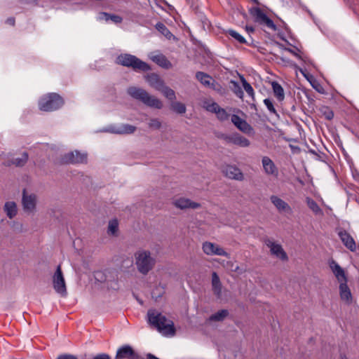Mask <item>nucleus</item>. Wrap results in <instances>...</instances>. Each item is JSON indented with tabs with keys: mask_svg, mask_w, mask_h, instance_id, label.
I'll return each instance as SVG.
<instances>
[{
	"mask_svg": "<svg viewBox=\"0 0 359 359\" xmlns=\"http://www.w3.org/2000/svg\"><path fill=\"white\" fill-rule=\"evenodd\" d=\"M137 128L134 126L126 123L122 124L119 127H113L110 129V132L118 135H130L136 131Z\"/></svg>",
	"mask_w": 359,
	"mask_h": 359,
	"instance_id": "aec40b11",
	"label": "nucleus"
},
{
	"mask_svg": "<svg viewBox=\"0 0 359 359\" xmlns=\"http://www.w3.org/2000/svg\"><path fill=\"white\" fill-rule=\"evenodd\" d=\"M342 243L351 252L356 250V245L354 238L345 229H340L337 233Z\"/></svg>",
	"mask_w": 359,
	"mask_h": 359,
	"instance_id": "ddd939ff",
	"label": "nucleus"
},
{
	"mask_svg": "<svg viewBox=\"0 0 359 359\" xmlns=\"http://www.w3.org/2000/svg\"><path fill=\"white\" fill-rule=\"evenodd\" d=\"M232 271L237 272L239 274L243 273L245 272V270L243 269H241L240 266H236L235 268L232 269Z\"/></svg>",
	"mask_w": 359,
	"mask_h": 359,
	"instance_id": "864d4df0",
	"label": "nucleus"
},
{
	"mask_svg": "<svg viewBox=\"0 0 359 359\" xmlns=\"http://www.w3.org/2000/svg\"><path fill=\"white\" fill-rule=\"evenodd\" d=\"M216 136L217 138L226 141L227 143L231 142V135H227L225 133H219L217 134Z\"/></svg>",
	"mask_w": 359,
	"mask_h": 359,
	"instance_id": "49530a36",
	"label": "nucleus"
},
{
	"mask_svg": "<svg viewBox=\"0 0 359 359\" xmlns=\"http://www.w3.org/2000/svg\"><path fill=\"white\" fill-rule=\"evenodd\" d=\"M330 267L339 282H347V277L344 270L335 261L332 260L330 262Z\"/></svg>",
	"mask_w": 359,
	"mask_h": 359,
	"instance_id": "f3484780",
	"label": "nucleus"
},
{
	"mask_svg": "<svg viewBox=\"0 0 359 359\" xmlns=\"http://www.w3.org/2000/svg\"><path fill=\"white\" fill-rule=\"evenodd\" d=\"M245 30L248 33H253L255 32V27L252 26L246 25Z\"/></svg>",
	"mask_w": 359,
	"mask_h": 359,
	"instance_id": "5fc2aeb1",
	"label": "nucleus"
},
{
	"mask_svg": "<svg viewBox=\"0 0 359 359\" xmlns=\"http://www.w3.org/2000/svg\"><path fill=\"white\" fill-rule=\"evenodd\" d=\"M227 33L229 36L233 37L234 39H236L237 41H238L240 43L242 44H248L245 39L239 33H238L236 31L233 29H229L227 31Z\"/></svg>",
	"mask_w": 359,
	"mask_h": 359,
	"instance_id": "c9c22d12",
	"label": "nucleus"
},
{
	"mask_svg": "<svg viewBox=\"0 0 359 359\" xmlns=\"http://www.w3.org/2000/svg\"><path fill=\"white\" fill-rule=\"evenodd\" d=\"M4 210L9 219H13L18 213L16 203L14 201L6 202L4 206Z\"/></svg>",
	"mask_w": 359,
	"mask_h": 359,
	"instance_id": "5701e85b",
	"label": "nucleus"
},
{
	"mask_svg": "<svg viewBox=\"0 0 359 359\" xmlns=\"http://www.w3.org/2000/svg\"><path fill=\"white\" fill-rule=\"evenodd\" d=\"M116 64L131 68L137 72H147L151 70L150 65L130 53H121L118 55L115 60Z\"/></svg>",
	"mask_w": 359,
	"mask_h": 359,
	"instance_id": "f03ea898",
	"label": "nucleus"
},
{
	"mask_svg": "<svg viewBox=\"0 0 359 359\" xmlns=\"http://www.w3.org/2000/svg\"><path fill=\"white\" fill-rule=\"evenodd\" d=\"M353 177L355 180L358 181L359 182V174L357 173L355 175H353Z\"/></svg>",
	"mask_w": 359,
	"mask_h": 359,
	"instance_id": "6e6d98bb",
	"label": "nucleus"
},
{
	"mask_svg": "<svg viewBox=\"0 0 359 359\" xmlns=\"http://www.w3.org/2000/svg\"><path fill=\"white\" fill-rule=\"evenodd\" d=\"M6 23L11 25V26H14L15 25V20L14 18L13 17H11V18H8L7 20H6Z\"/></svg>",
	"mask_w": 359,
	"mask_h": 359,
	"instance_id": "603ef678",
	"label": "nucleus"
},
{
	"mask_svg": "<svg viewBox=\"0 0 359 359\" xmlns=\"http://www.w3.org/2000/svg\"><path fill=\"white\" fill-rule=\"evenodd\" d=\"M29 155L28 153L25 151L22 154L21 157L13 158L11 160L12 164L18 166L22 167L24 166L28 161Z\"/></svg>",
	"mask_w": 359,
	"mask_h": 359,
	"instance_id": "2f4dec72",
	"label": "nucleus"
},
{
	"mask_svg": "<svg viewBox=\"0 0 359 359\" xmlns=\"http://www.w3.org/2000/svg\"><path fill=\"white\" fill-rule=\"evenodd\" d=\"M241 81L243 86L246 93L254 99L255 92L251 85L245 79L244 77H241Z\"/></svg>",
	"mask_w": 359,
	"mask_h": 359,
	"instance_id": "e433bc0d",
	"label": "nucleus"
},
{
	"mask_svg": "<svg viewBox=\"0 0 359 359\" xmlns=\"http://www.w3.org/2000/svg\"><path fill=\"white\" fill-rule=\"evenodd\" d=\"M147 81L151 86L158 88L163 86V81L156 74L152 73L147 76Z\"/></svg>",
	"mask_w": 359,
	"mask_h": 359,
	"instance_id": "7c9ffc66",
	"label": "nucleus"
},
{
	"mask_svg": "<svg viewBox=\"0 0 359 359\" xmlns=\"http://www.w3.org/2000/svg\"><path fill=\"white\" fill-rule=\"evenodd\" d=\"M264 170L268 175H278V169L273 161L268 156H264L262 160Z\"/></svg>",
	"mask_w": 359,
	"mask_h": 359,
	"instance_id": "a211bd4d",
	"label": "nucleus"
},
{
	"mask_svg": "<svg viewBox=\"0 0 359 359\" xmlns=\"http://www.w3.org/2000/svg\"><path fill=\"white\" fill-rule=\"evenodd\" d=\"M158 288L156 287L155 290H153V292L151 293L152 297L155 298L156 299H157L158 298L161 297L163 296V291L160 292H156V291H158Z\"/></svg>",
	"mask_w": 359,
	"mask_h": 359,
	"instance_id": "8fccbe9b",
	"label": "nucleus"
},
{
	"mask_svg": "<svg viewBox=\"0 0 359 359\" xmlns=\"http://www.w3.org/2000/svg\"><path fill=\"white\" fill-rule=\"evenodd\" d=\"M162 93L170 100H174L176 98L175 91L168 86H164Z\"/></svg>",
	"mask_w": 359,
	"mask_h": 359,
	"instance_id": "4c0bfd02",
	"label": "nucleus"
},
{
	"mask_svg": "<svg viewBox=\"0 0 359 359\" xmlns=\"http://www.w3.org/2000/svg\"><path fill=\"white\" fill-rule=\"evenodd\" d=\"M306 203L308 207L316 214H321L322 210L318 205V203L312 198L307 197L306 198Z\"/></svg>",
	"mask_w": 359,
	"mask_h": 359,
	"instance_id": "473e14b6",
	"label": "nucleus"
},
{
	"mask_svg": "<svg viewBox=\"0 0 359 359\" xmlns=\"http://www.w3.org/2000/svg\"><path fill=\"white\" fill-rule=\"evenodd\" d=\"M56 359H78V358L74 355L65 353L58 355Z\"/></svg>",
	"mask_w": 359,
	"mask_h": 359,
	"instance_id": "de8ad7c7",
	"label": "nucleus"
},
{
	"mask_svg": "<svg viewBox=\"0 0 359 359\" xmlns=\"http://www.w3.org/2000/svg\"><path fill=\"white\" fill-rule=\"evenodd\" d=\"M235 145H238L242 147H248L250 144V142L246 137L242 136L238 133H234L231 135V142Z\"/></svg>",
	"mask_w": 359,
	"mask_h": 359,
	"instance_id": "b1692460",
	"label": "nucleus"
},
{
	"mask_svg": "<svg viewBox=\"0 0 359 359\" xmlns=\"http://www.w3.org/2000/svg\"><path fill=\"white\" fill-rule=\"evenodd\" d=\"M220 107V106L217 103L213 102L210 104L208 105L206 107V109L212 113H215L216 114L218 109Z\"/></svg>",
	"mask_w": 359,
	"mask_h": 359,
	"instance_id": "a18cd8bd",
	"label": "nucleus"
},
{
	"mask_svg": "<svg viewBox=\"0 0 359 359\" xmlns=\"http://www.w3.org/2000/svg\"><path fill=\"white\" fill-rule=\"evenodd\" d=\"M149 127L152 129H160L161 127V122L158 118H151L149 123Z\"/></svg>",
	"mask_w": 359,
	"mask_h": 359,
	"instance_id": "37998d69",
	"label": "nucleus"
},
{
	"mask_svg": "<svg viewBox=\"0 0 359 359\" xmlns=\"http://www.w3.org/2000/svg\"><path fill=\"white\" fill-rule=\"evenodd\" d=\"M222 287L219 277L216 272H213L212 274V289L214 294L217 298H220L222 296Z\"/></svg>",
	"mask_w": 359,
	"mask_h": 359,
	"instance_id": "4be33fe9",
	"label": "nucleus"
},
{
	"mask_svg": "<svg viewBox=\"0 0 359 359\" xmlns=\"http://www.w3.org/2000/svg\"><path fill=\"white\" fill-rule=\"evenodd\" d=\"M37 196L35 194H28L26 189L22 190V205L23 210L31 214L35 212L36 208Z\"/></svg>",
	"mask_w": 359,
	"mask_h": 359,
	"instance_id": "6e6552de",
	"label": "nucleus"
},
{
	"mask_svg": "<svg viewBox=\"0 0 359 359\" xmlns=\"http://www.w3.org/2000/svg\"><path fill=\"white\" fill-rule=\"evenodd\" d=\"M148 322L154 327L158 332L165 335H174L175 334V327L174 323L168 320L161 313L155 309H150L147 312Z\"/></svg>",
	"mask_w": 359,
	"mask_h": 359,
	"instance_id": "f257e3e1",
	"label": "nucleus"
},
{
	"mask_svg": "<svg viewBox=\"0 0 359 359\" xmlns=\"http://www.w3.org/2000/svg\"><path fill=\"white\" fill-rule=\"evenodd\" d=\"M301 72L303 74V75L304 76V77H306L309 81V77L303 72L302 70H301Z\"/></svg>",
	"mask_w": 359,
	"mask_h": 359,
	"instance_id": "13d9d810",
	"label": "nucleus"
},
{
	"mask_svg": "<svg viewBox=\"0 0 359 359\" xmlns=\"http://www.w3.org/2000/svg\"><path fill=\"white\" fill-rule=\"evenodd\" d=\"M264 103L266 105V107L268 109V110L270 111V113L274 114L276 115H278L277 111L275 109L272 101L269 98L264 99Z\"/></svg>",
	"mask_w": 359,
	"mask_h": 359,
	"instance_id": "a19ab883",
	"label": "nucleus"
},
{
	"mask_svg": "<svg viewBox=\"0 0 359 359\" xmlns=\"http://www.w3.org/2000/svg\"><path fill=\"white\" fill-rule=\"evenodd\" d=\"M266 245L270 248V251L272 255L276 256L278 258L283 261L288 259L287 253L284 251L283 248L280 244H276L271 241H268Z\"/></svg>",
	"mask_w": 359,
	"mask_h": 359,
	"instance_id": "dca6fc26",
	"label": "nucleus"
},
{
	"mask_svg": "<svg viewBox=\"0 0 359 359\" xmlns=\"http://www.w3.org/2000/svg\"><path fill=\"white\" fill-rule=\"evenodd\" d=\"M98 19L100 20H105L106 22L110 20L116 24L121 23L123 20V18L121 16L108 13L107 12H100L98 15Z\"/></svg>",
	"mask_w": 359,
	"mask_h": 359,
	"instance_id": "a878e982",
	"label": "nucleus"
},
{
	"mask_svg": "<svg viewBox=\"0 0 359 359\" xmlns=\"http://www.w3.org/2000/svg\"><path fill=\"white\" fill-rule=\"evenodd\" d=\"M114 359H142L140 355L128 344L119 347Z\"/></svg>",
	"mask_w": 359,
	"mask_h": 359,
	"instance_id": "9d476101",
	"label": "nucleus"
},
{
	"mask_svg": "<svg viewBox=\"0 0 359 359\" xmlns=\"http://www.w3.org/2000/svg\"><path fill=\"white\" fill-rule=\"evenodd\" d=\"M216 116L217 118L221 121H226L229 117V114L224 108H222L221 107L218 109L216 113Z\"/></svg>",
	"mask_w": 359,
	"mask_h": 359,
	"instance_id": "58836bf2",
	"label": "nucleus"
},
{
	"mask_svg": "<svg viewBox=\"0 0 359 359\" xmlns=\"http://www.w3.org/2000/svg\"><path fill=\"white\" fill-rule=\"evenodd\" d=\"M64 104L62 97L56 93H50L40 98L39 108L43 111H52L59 109Z\"/></svg>",
	"mask_w": 359,
	"mask_h": 359,
	"instance_id": "20e7f679",
	"label": "nucleus"
},
{
	"mask_svg": "<svg viewBox=\"0 0 359 359\" xmlns=\"http://www.w3.org/2000/svg\"><path fill=\"white\" fill-rule=\"evenodd\" d=\"M307 97H308L309 100H311L312 101H313V100L312 98H310V97H309L308 95H307Z\"/></svg>",
	"mask_w": 359,
	"mask_h": 359,
	"instance_id": "680f3d73",
	"label": "nucleus"
},
{
	"mask_svg": "<svg viewBox=\"0 0 359 359\" xmlns=\"http://www.w3.org/2000/svg\"><path fill=\"white\" fill-rule=\"evenodd\" d=\"M284 50L288 51L289 53H292V55H294V56H296L297 57L301 59V56L297 54V53H295L292 49L290 48H284Z\"/></svg>",
	"mask_w": 359,
	"mask_h": 359,
	"instance_id": "3c124183",
	"label": "nucleus"
},
{
	"mask_svg": "<svg viewBox=\"0 0 359 359\" xmlns=\"http://www.w3.org/2000/svg\"><path fill=\"white\" fill-rule=\"evenodd\" d=\"M270 199L271 203L279 211H283L287 213L292 212V208L290 206L279 197L273 195L271 196Z\"/></svg>",
	"mask_w": 359,
	"mask_h": 359,
	"instance_id": "6ab92c4d",
	"label": "nucleus"
},
{
	"mask_svg": "<svg viewBox=\"0 0 359 359\" xmlns=\"http://www.w3.org/2000/svg\"><path fill=\"white\" fill-rule=\"evenodd\" d=\"M283 40H284L285 42H287V43H289V42L284 38V37H282L281 38Z\"/></svg>",
	"mask_w": 359,
	"mask_h": 359,
	"instance_id": "052dcab7",
	"label": "nucleus"
},
{
	"mask_svg": "<svg viewBox=\"0 0 359 359\" xmlns=\"http://www.w3.org/2000/svg\"><path fill=\"white\" fill-rule=\"evenodd\" d=\"M171 109L177 114H182L186 112V106L180 102H172L171 103Z\"/></svg>",
	"mask_w": 359,
	"mask_h": 359,
	"instance_id": "f704fd0d",
	"label": "nucleus"
},
{
	"mask_svg": "<svg viewBox=\"0 0 359 359\" xmlns=\"http://www.w3.org/2000/svg\"><path fill=\"white\" fill-rule=\"evenodd\" d=\"M135 264L138 271L147 275L154 266L156 260L151 257V252L148 250H140L135 253Z\"/></svg>",
	"mask_w": 359,
	"mask_h": 359,
	"instance_id": "39448f33",
	"label": "nucleus"
},
{
	"mask_svg": "<svg viewBox=\"0 0 359 359\" xmlns=\"http://www.w3.org/2000/svg\"><path fill=\"white\" fill-rule=\"evenodd\" d=\"M127 93L133 99L142 102L149 107L158 109L163 107V103L159 99L150 95L142 88L131 86L127 89Z\"/></svg>",
	"mask_w": 359,
	"mask_h": 359,
	"instance_id": "7ed1b4c3",
	"label": "nucleus"
},
{
	"mask_svg": "<svg viewBox=\"0 0 359 359\" xmlns=\"http://www.w3.org/2000/svg\"><path fill=\"white\" fill-rule=\"evenodd\" d=\"M249 13L253 18L254 22L259 25L273 31L277 29V27L273 21L270 19L259 7L256 6L250 8L249 9Z\"/></svg>",
	"mask_w": 359,
	"mask_h": 359,
	"instance_id": "423d86ee",
	"label": "nucleus"
},
{
	"mask_svg": "<svg viewBox=\"0 0 359 359\" xmlns=\"http://www.w3.org/2000/svg\"><path fill=\"white\" fill-rule=\"evenodd\" d=\"M339 293L342 300L345 301L348 304L352 302V294L347 285V282L340 283Z\"/></svg>",
	"mask_w": 359,
	"mask_h": 359,
	"instance_id": "412c9836",
	"label": "nucleus"
},
{
	"mask_svg": "<svg viewBox=\"0 0 359 359\" xmlns=\"http://www.w3.org/2000/svg\"><path fill=\"white\" fill-rule=\"evenodd\" d=\"M313 88L318 91V93H323V88L316 81H314L313 83H312L311 81H309Z\"/></svg>",
	"mask_w": 359,
	"mask_h": 359,
	"instance_id": "09e8293b",
	"label": "nucleus"
},
{
	"mask_svg": "<svg viewBox=\"0 0 359 359\" xmlns=\"http://www.w3.org/2000/svg\"><path fill=\"white\" fill-rule=\"evenodd\" d=\"M224 175L229 179L241 181L243 180V174L236 165H227L222 168Z\"/></svg>",
	"mask_w": 359,
	"mask_h": 359,
	"instance_id": "4468645a",
	"label": "nucleus"
},
{
	"mask_svg": "<svg viewBox=\"0 0 359 359\" xmlns=\"http://www.w3.org/2000/svg\"><path fill=\"white\" fill-rule=\"evenodd\" d=\"M319 111L328 121H331L334 118V111L327 106H321Z\"/></svg>",
	"mask_w": 359,
	"mask_h": 359,
	"instance_id": "72a5a7b5",
	"label": "nucleus"
},
{
	"mask_svg": "<svg viewBox=\"0 0 359 359\" xmlns=\"http://www.w3.org/2000/svg\"><path fill=\"white\" fill-rule=\"evenodd\" d=\"M233 85V93L236 94V95L239 98H243V91L239 84L236 81H232Z\"/></svg>",
	"mask_w": 359,
	"mask_h": 359,
	"instance_id": "79ce46f5",
	"label": "nucleus"
},
{
	"mask_svg": "<svg viewBox=\"0 0 359 359\" xmlns=\"http://www.w3.org/2000/svg\"><path fill=\"white\" fill-rule=\"evenodd\" d=\"M173 205L180 210H185L187 208L197 209L201 207V203L192 201L190 199L185 198L184 197L175 199L173 201Z\"/></svg>",
	"mask_w": 359,
	"mask_h": 359,
	"instance_id": "2eb2a0df",
	"label": "nucleus"
},
{
	"mask_svg": "<svg viewBox=\"0 0 359 359\" xmlns=\"http://www.w3.org/2000/svg\"><path fill=\"white\" fill-rule=\"evenodd\" d=\"M88 156L86 153H81L78 150L65 154L61 158L63 164L86 163Z\"/></svg>",
	"mask_w": 359,
	"mask_h": 359,
	"instance_id": "0eeeda50",
	"label": "nucleus"
},
{
	"mask_svg": "<svg viewBox=\"0 0 359 359\" xmlns=\"http://www.w3.org/2000/svg\"><path fill=\"white\" fill-rule=\"evenodd\" d=\"M53 288L57 293L62 296L67 294L65 280L60 264L57 266L56 271L53 276Z\"/></svg>",
	"mask_w": 359,
	"mask_h": 359,
	"instance_id": "1a4fd4ad",
	"label": "nucleus"
},
{
	"mask_svg": "<svg viewBox=\"0 0 359 359\" xmlns=\"http://www.w3.org/2000/svg\"><path fill=\"white\" fill-rule=\"evenodd\" d=\"M151 59L154 62L163 68L170 69L172 67L171 62L163 54L154 55L151 57Z\"/></svg>",
	"mask_w": 359,
	"mask_h": 359,
	"instance_id": "393cba45",
	"label": "nucleus"
},
{
	"mask_svg": "<svg viewBox=\"0 0 359 359\" xmlns=\"http://www.w3.org/2000/svg\"><path fill=\"white\" fill-rule=\"evenodd\" d=\"M233 125L241 132L250 135L254 132L253 128L244 119L236 114H233L231 118Z\"/></svg>",
	"mask_w": 359,
	"mask_h": 359,
	"instance_id": "f8f14e48",
	"label": "nucleus"
},
{
	"mask_svg": "<svg viewBox=\"0 0 359 359\" xmlns=\"http://www.w3.org/2000/svg\"><path fill=\"white\" fill-rule=\"evenodd\" d=\"M196 78L201 84L206 87H210L212 84L211 81L212 80V78L207 73L197 72L196 73Z\"/></svg>",
	"mask_w": 359,
	"mask_h": 359,
	"instance_id": "c85d7f7f",
	"label": "nucleus"
},
{
	"mask_svg": "<svg viewBox=\"0 0 359 359\" xmlns=\"http://www.w3.org/2000/svg\"><path fill=\"white\" fill-rule=\"evenodd\" d=\"M81 359H111V357L107 353H99L92 358H87V355H85Z\"/></svg>",
	"mask_w": 359,
	"mask_h": 359,
	"instance_id": "c03bdc74",
	"label": "nucleus"
},
{
	"mask_svg": "<svg viewBox=\"0 0 359 359\" xmlns=\"http://www.w3.org/2000/svg\"><path fill=\"white\" fill-rule=\"evenodd\" d=\"M156 29L163 34L167 39H175V36L170 32L168 27L161 22H158L155 25Z\"/></svg>",
	"mask_w": 359,
	"mask_h": 359,
	"instance_id": "c756f323",
	"label": "nucleus"
},
{
	"mask_svg": "<svg viewBox=\"0 0 359 359\" xmlns=\"http://www.w3.org/2000/svg\"><path fill=\"white\" fill-rule=\"evenodd\" d=\"M311 152L313 153V154H316L315 151H311Z\"/></svg>",
	"mask_w": 359,
	"mask_h": 359,
	"instance_id": "e2e57ef3",
	"label": "nucleus"
},
{
	"mask_svg": "<svg viewBox=\"0 0 359 359\" xmlns=\"http://www.w3.org/2000/svg\"><path fill=\"white\" fill-rule=\"evenodd\" d=\"M277 44L278 45L279 47L283 48V44H281V43H280L278 42H277Z\"/></svg>",
	"mask_w": 359,
	"mask_h": 359,
	"instance_id": "bf43d9fd",
	"label": "nucleus"
},
{
	"mask_svg": "<svg viewBox=\"0 0 359 359\" xmlns=\"http://www.w3.org/2000/svg\"><path fill=\"white\" fill-rule=\"evenodd\" d=\"M229 314V312L226 309H222L217 312L212 314L208 319L209 322H222L223 321Z\"/></svg>",
	"mask_w": 359,
	"mask_h": 359,
	"instance_id": "cd10ccee",
	"label": "nucleus"
},
{
	"mask_svg": "<svg viewBox=\"0 0 359 359\" xmlns=\"http://www.w3.org/2000/svg\"><path fill=\"white\" fill-rule=\"evenodd\" d=\"M252 1L257 4V6L260 5V3L258 0H252Z\"/></svg>",
	"mask_w": 359,
	"mask_h": 359,
	"instance_id": "4d7b16f0",
	"label": "nucleus"
},
{
	"mask_svg": "<svg viewBox=\"0 0 359 359\" xmlns=\"http://www.w3.org/2000/svg\"><path fill=\"white\" fill-rule=\"evenodd\" d=\"M203 250L208 255H219L227 258L230 257V254L226 252L222 248L210 242L203 243Z\"/></svg>",
	"mask_w": 359,
	"mask_h": 359,
	"instance_id": "9b49d317",
	"label": "nucleus"
},
{
	"mask_svg": "<svg viewBox=\"0 0 359 359\" xmlns=\"http://www.w3.org/2000/svg\"><path fill=\"white\" fill-rule=\"evenodd\" d=\"M272 89L275 97L279 102H281L285 98L284 89L281 85L276 81L271 82Z\"/></svg>",
	"mask_w": 359,
	"mask_h": 359,
	"instance_id": "bb28decb",
	"label": "nucleus"
},
{
	"mask_svg": "<svg viewBox=\"0 0 359 359\" xmlns=\"http://www.w3.org/2000/svg\"><path fill=\"white\" fill-rule=\"evenodd\" d=\"M118 230V222L117 219H112L109 223L108 232L115 235Z\"/></svg>",
	"mask_w": 359,
	"mask_h": 359,
	"instance_id": "ea45409f",
	"label": "nucleus"
}]
</instances>
